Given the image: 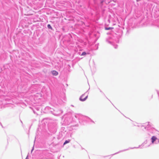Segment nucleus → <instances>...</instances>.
I'll use <instances>...</instances> for the list:
<instances>
[{"label": "nucleus", "instance_id": "nucleus-1", "mask_svg": "<svg viewBox=\"0 0 159 159\" xmlns=\"http://www.w3.org/2000/svg\"><path fill=\"white\" fill-rule=\"evenodd\" d=\"M88 97V95L84 93L80 96V99L81 101H84Z\"/></svg>", "mask_w": 159, "mask_h": 159}, {"label": "nucleus", "instance_id": "nucleus-2", "mask_svg": "<svg viewBox=\"0 0 159 159\" xmlns=\"http://www.w3.org/2000/svg\"><path fill=\"white\" fill-rule=\"evenodd\" d=\"M157 139V138L155 136H153L151 138L152 142V143H153Z\"/></svg>", "mask_w": 159, "mask_h": 159}, {"label": "nucleus", "instance_id": "nucleus-3", "mask_svg": "<svg viewBox=\"0 0 159 159\" xmlns=\"http://www.w3.org/2000/svg\"><path fill=\"white\" fill-rule=\"evenodd\" d=\"M52 74L54 76H57L58 74V73L55 70H53L52 71Z\"/></svg>", "mask_w": 159, "mask_h": 159}, {"label": "nucleus", "instance_id": "nucleus-4", "mask_svg": "<svg viewBox=\"0 0 159 159\" xmlns=\"http://www.w3.org/2000/svg\"><path fill=\"white\" fill-rule=\"evenodd\" d=\"M113 27H109V28H105V30H111V29H113Z\"/></svg>", "mask_w": 159, "mask_h": 159}, {"label": "nucleus", "instance_id": "nucleus-5", "mask_svg": "<svg viewBox=\"0 0 159 159\" xmlns=\"http://www.w3.org/2000/svg\"><path fill=\"white\" fill-rule=\"evenodd\" d=\"M70 142V140H66L65 142L64 143L63 145H64L66 143H68Z\"/></svg>", "mask_w": 159, "mask_h": 159}, {"label": "nucleus", "instance_id": "nucleus-6", "mask_svg": "<svg viewBox=\"0 0 159 159\" xmlns=\"http://www.w3.org/2000/svg\"><path fill=\"white\" fill-rule=\"evenodd\" d=\"M48 27L49 29H51V30L52 29V28L51 26V25H49V24H48Z\"/></svg>", "mask_w": 159, "mask_h": 159}, {"label": "nucleus", "instance_id": "nucleus-7", "mask_svg": "<svg viewBox=\"0 0 159 159\" xmlns=\"http://www.w3.org/2000/svg\"><path fill=\"white\" fill-rule=\"evenodd\" d=\"M86 54V53L85 52H84L82 53L81 55H84Z\"/></svg>", "mask_w": 159, "mask_h": 159}]
</instances>
